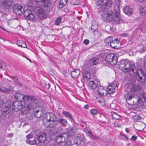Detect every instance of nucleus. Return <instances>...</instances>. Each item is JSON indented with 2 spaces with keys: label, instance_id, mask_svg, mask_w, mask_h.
Wrapping results in <instances>:
<instances>
[{
  "label": "nucleus",
  "instance_id": "9",
  "mask_svg": "<svg viewBox=\"0 0 146 146\" xmlns=\"http://www.w3.org/2000/svg\"><path fill=\"white\" fill-rule=\"evenodd\" d=\"M105 60L108 64L114 65L117 63V58L115 54H111L107 55L106 56Z\"/></svg>",
  "mask_w": 146,
  "mask_h": 146
},
{
  "label": "nucleus",
  "instance_id": "18",
  "mask_svg": "<svg viewBox=\"0 0 146 146\" xmlns=\"http://www.w3.org/2000/svg\"><path fill=\"white\" fill-rule=\"evenodd\" d=\"M137 95L131 92H130L128 93L125 95V97L127 101H132L133 104L134 100H135V99H136Z\"/></svg>",
  "mask_w": 146,
  "mask_h": 146
},
{
  "label": "nucleus",
  "instance_id": "40",
  "mask_svg": "<svg viewBox=\"0 0 146 146\" xmlns=\"http://www.w3.org/2000/svg\"><path fill=\"white\" fill-rule=\"evenodd\" d=\"M62 113L65 116H67L71 118H72L71 114L68 112L64 111L62 112Z\"/></svg>",
  "mask_w": 146,
  "mask_h": 146
},
{
  "label": "nucleus",
  "instance_id": "30",
  "mask_svg": "<svg viewBox=\"0 0 146 146\" xmlns=\"http://www.w3.org/2000/svg\"><path fill=\"white\" fill-rule=\"evenodd\" d=\"M110 113L111 114V115L113 119H116L117 120L119 119L120 117V115H119L117 114V113L113 111L111 112Z\"/></svg>",
  "mask_w": 146,
  "mask_h": 146
},
{
  "label": "nucleus",
  "instance_id": "7",
  "mask_svg": "<svg viewBox=\"0 0 146 146\" xmlns=\"http://www.w3.org/2000/svg\"><path fill=\"white\" fill-rule=\"evenodd\" d=\"M135 76L137 81L141 84L145 82L146 79V73L141 69H138L135 74Z\"/></svg>",
  "mask_w": 146,
  "mask_h": 146
},
{
  "label": "nucleus",
  "instance_id": "25",
  "mask_svg": "<svg viewBox=\"0 0 146 146\" xmlns=\"http://www.w3.org/2000/svg\"><path fill=\"white\" fill-rule=\"evenodd\" d=\"M99 61V59L96 57H93L89 60L88 63L91 65L98 64Z\"/></svg>",
  "mask_w": 146,
  "mask_h": 146
},
{
  "label": "nucleus",
  "instance_id": "2",
  "mask_svg": "<svg viewBox=\"0 0 146 146\" xmlns=\"http://www.w3.org/2000/svg\"><path fill=\"white\" fill-rule=\"evenodd\" d=\"M26 98L27 101L25 102L26 104L21 109V112L23 114L27 113L33 108L38 107L39 105L38 100L35 97L27 96Z\"/></svg>",
  "mask_w": 146,
  "mask_h": 146
},
{
  "label": "nucleus",
  "instance_id": "12",
  "mask_svg": "<svg viewBox=\"0 0 146 146\" xmlns=\"http://www.w3.org/2000/svg\"><path fill=\"white\" fill-rule=\"evenodd\" d=\"M13 12L17 15H20L23 13V7L19 4H15L13 6Z\"/></svg>",
  "mask_w": 146,
  "mask_h": 146
},
{
  "label": "nucleus",
  "instance_id": "50",
  "mask_svg": "<svg viewBox=\"0 0 146 146\" xmlns=\"http://www.w3.org/2000/svg\"><path fill=\"white\" fill-rule=\"evenodd\" d=\"M137 137L134 136H133L131 138V141H135L136 140Z\"/></svg>",
  "mask_w": 146,
  "mask_h": 146
},
{
  "label": "nucleus",
  "instance_id": "38",
  "mask_svg": "<svg viewBox=\"0 0 146 146\" xmlns=\"http://www.w3.org/2000/svg\"><path fill=\"white\" fill-rule=\"evenodd\" d=\"M59 123L62 125H66L67 123L66 120L65 119H61L59 120Z\"/></svg>",
  "mask_w": 146,
  "mask_h": 146
},
{
  "label": "nucleus",
  "instance_id": "53",
  "mask_svg": "<svg viewBox=\"0 0 146 146\" xmlns=\"http://www.w3.org/2000/svg\"><path fill=\"white\" fill-rule=\"evenodd\" d=\"M13 80L14 82H17L18 80V78L16 76L14 77L13 78Z\"/></svg>",
  "mask_w": 146,
  "mask_h": 146
},
{
  "label": "nucleus",
  "instance_id": "24",
  "mask_svg": "<svg viewBox=\"0 0 146 146\" xmlns=\"http://www.w3.org/2000/svg\"><path fill=\"white\" fill-rule=\"evenodd\" d=\"M119 43V40L117 38L115 39L114 40L113 39L112 41L110 43V45L113 48H117V45Z\"/></svg>",
  "mask_w": 146,
  "mask_h": 146
},
{
  "label": "nucleus",
  "instance_id": "23",
  "mask_svg": "<svg viewBox=\"0 0 146 146\" xmlns=\"http://www.w3.org/2000/svg\"><path fill=\"white\" fill-rule=\"evenodd\" d=\"M80 73V70L78 69H76L71 72V75L74 78H77L79 76Z\"/></svg>",
  "mask_w": 146,
  "mask_h": 146
},
{
  "label": "nucleus",
  "instance_id": "63",
  "mask_svg": "<svg viewBox=\"0 0 146 146\" xmlns=\"http://www.w3.org/2000/svg\"><path fill=\"white\" fill-rule=\"evenodd\" d=\"M46 87L47 88H49V85H46Z\"/></svg>",
  "mask_w": 146,
  "mask_h": 146
},
{
  "label": "nucleus",
  "instance_id": "64",
  "mask_svg": "<svg viewBox=\"0 0 146 146\" xmlns=\"http://www.w3.org/2000/svg\"><path fill=\"white\" fill-rule=\"evenodd\" d=\"M2 65L0 63V68H2Z\"/></svg>",
  "mask_w": 146,
  "mask_h": 146
},
{
  "label": "nucleus",
  "instance_id": "33",
  "mask_svg": "<svg viewBox=\"0 0 146 146\" xmlns=\"http://www.w3.org/2000/svg\"><path fill=\"white\" fill-rule=\"evenodd\" d=\"M68 0H60L59 4V7L62 8L67 3Z\"/></svg>",
  "mask_w": 146,
  "mask_h": 146
},
{
  "label": "nucleus",
  "instance_id": "41",
  "mask_svg": "<svg viewBox=\"0 0 146 146\" xmlns=\"http://www.w3.org/2000/svg\"><path fill=\"white\" fill-rule=\"evenodd\" d=\"M61 17H59L56 19L55 24L56 25H58L60 23L61 21Z\"/></svg>",
  "mask_w": 146,
  "mask_h": 146
},
{
  "label": "nucleus",
  "instance_id": "54",
  "mask_svg": "<svg viewBox=\"0 0 146 146\" xmlns=\"http://www.w3.org/2000/svg\"><path fill=\"white\" fill-rule=\"evenodd\" d=\"M8 136L10 137H12L13 136V134L12 133H9L8 134Z\"/></svg>",
  "mask_w": 146,
  "mask_h": 146
},
{
  "label": "nucleus",
  "instance_id": "26",
  "mask_svg": "<svg viewBox=\"0 0 146 146\" xmlns=\"http://www.w3.org/2000/svg\"><path fill=\"white\" fill-rule=\"evenodd\" d=\"M123 10L124 12L128 15H130L133 12V11L131 8L127 6L124 7Z\"/></svg>",
  "mask_w": 146,
  "mask_h": 146
},
{
  "label": "nucleus",
  "instance_id": "60",
  "mask_svg": "<svg viewBox=\"0 0 146 146\" xmlns=\"http://www.w3.org/2000/svg\"><path fill=\"white\" fill-rule=\"evenodd\" d=\"M18 84L20 86H22V84L21 83H20L19 82H18Z\"/></svg>",
  "mask_w": 146,
  "mask_h": 146
},
{
  "label": "nucleus",
  "instance_id": "58",
  "mask_svg": "<svg viewBox=\"0 0 146 146\" xmlns=\"http://www.w3.org/2000/svg\"><path fill=\"white\" fill-rule=\"evenodd\" d=\"M84 108H85L88 109V105H86L84 106Z\"/></svg>",
  "mask_w": 146,
  "mask_h": 146
},
{
  "label": "nucleus",
  "instance_id": "29",
  "mask_svg": "<svg viewBox=\"0 0 146 146\" xmlns=\"http://www.w3.org/2000/svg\"><path fill=\"white\" fill-rule=\"evenodd\" d=\"M92 25L91 26V29L94 31H96L98 28V23L95 21H93L92 22Z\"/></svg>",
  "mask_w": 146,
  "mask_h": 146
},
{
  "label": "nucleus",
  "instance_id": "22",
  "mask_svg": "<svg viewBox=\"0 0 146 146\" xmlns=\"http://www.w3.org/2000/svg\"><path fill=\"white\" fill-rule=\"evenodd\" d=\"M36 139L39 142H43L46 139V135L45 133H39L36 137Z\"/></svg>",
  "mask_w": 146,
  "mask_h": 146
},
{
  "label": "nucleus",
  "instance_id": "5",
  "mask_svg": "<svg viewBox=\"0 0 146 146\" xmlns=\"http://www.w3.org/2000/svg\"><path fill=\"white\" fill-rule=\"evenodd\" d=\"M46 9L47 7L46 8L44 7L43 9L37 6H35L33 8L34 12L40 19L46 18L47 17L48 12Z\"/></svg>",
  "mask_w": 146,
  "mask_h": 146
},
{
  "label": "nucleus",
  "instance_id": "21",
  "mask_svg": "<svg viewBox=\"0 0 146 146\" xmlns=\"http://www.w3.org/2000/svg\"><path fill=\"white\" fill-rule=\"evenodd\" d=\"M1 2V5L6 8H8L11 7L12 3L11 0H2Z\"/></svg>",
  "mask_w": 146,
  "mask_h": 146
},
{
  "label": "nucleus",
  "instance_id": "8",
  "mask_svg": "<svg viewBox=\"0 0 146 146\" xmlns=\"http://www.w3.org/2000/svg\"><path fill=\"white\" fill-rule=\"evenodd\" d=\"M136 97V99L134 100L133 104L137 105L139 106H144V104L146 98V94L141 93L139 96L137 95Z\"/></svg>",
  "mask_w": 146,
  "mask_h": 146
},
{
  "label": "nucleus",
  "instance_id": "20",
  "mask_svg": "<svg viewBox=\"0 0 146 146\" xmlns=\"http://www.w3.org/2000/svg\"><path fill=\"white\" fill-rule=\"evenodd\" d=\"M35 1L38 5L46 8L47 7L49 3L48 0H35Z\"/></svg>",
  "mask_w": 146,
  "mask_h": 146
},
{
  "label": "nucleus",
  "instance_id": "35",
  "mask_svg": "<svg viewBox=\"0 0 146 146\" xmlns=\"http://www.w3.org/2000/svg\"><path fill=\"white\" fill-rule=\"evenodd\" d=\"M27 143L31 145H34L36 144L37 141L35 139H34L33 140H31L29 139H27L26 141Z\"/></svg>",
  "mask_w": 146,
  "mask_h": 146
},
{
  "label": "nucleus",
  "instance_id": "15",
  "mask_svg": "<svg viewBox=\"0 0 146 146\" xmlns=\"http://www.w3.org/2000/svg\"><path fill=\"white\" fill-rule=\"evenodd\" d=\"M22 102L18 101L14 102L12 104V108L13 110L17 111L21 109L23 106Z\"/></svg>",
  "mask_w": 146,
  "mask_h": 146
},
{
  "label": "nucleus",
  "instance_id": "6",
  "mask_svg": "<svg viewBox=\"0 0 146 146\" xmlns=\"http://www.w3.org/2000/svg\"><path fill=\"white\" fill-rule=\"evenodd\" d=\"M43 122L45 125L48 126L50 122L57 121L58 119L56 115L53 113L48 112L44 115Z\"/></svg>",
  "mask_w": 146,
  "mask_h": 146
},
{
  "label": "nucleus",
  "instance_id": "55",
  "mask_svg": "<svg viewBox=\"0 0 146 146\" xmlns=\"http://www.w3.org/2000/svg\"><path fill=\"white\" fill-rule=\"evenodd\" d=\"M3 101L2 100L0 99V107L3 104Z\"/></svg>",
  "mask_w": 146,
  "mask_h": 146
},
{
  "label": "nucleus",
  "instance_id": "28",
  "mask_svg": "<svg viewBox=\"0 0 146 146\" xmlns=\"http://www.w3.org/2000/svg\"><path fill=\"white\" fill-rule=\"evenodd\" d=\"M13 89L11 86H10L8 88L5 87H2L0 88V90L4 93L8 92L10 91H11Z\"/></svg>",
  "mask_w": 146,
  "mask_h": 146
},
{
  "label": "nucleus",
  "instance_id": "51",
  "mask_svg": "<svg viewBox=\"0 0 146 146\" xmlns=\"http://www.w3.org/2000/svg\"><path fill=\"white\" fill-rule=\"evenodd\" d=\"M128 35V34L126 33H123L121 35V36L126 37Z\"/></svg>",
  "mask_w": 146,
  "mask_h": 146
},
{
  "label": "nucleus",
  "instance_id": "43",
  "mask_svg": "<svg viewBox=\"0 0 146 146\" xmlns=\"http://www.w3.org/2000/svg\"><path fill=\"white\" fill-rule=\"evenodd\" d=\"M8 113V112L7 111V109H6L5 110L3 111H2V114L4 116H5Z\"/></svg>",
  "mask_w": 146,
  "mask_h": 146
},
{
  "label": "nucleus",
  "instance_id": "4",
  "mask_svg": "<svg viewBox=\"0 0 146 146\" xmlns=\"http://www.w3.org/2000/svg\"><path fill=\"white\" fill-rule=\"evenodd\" d=\"M119 69L124 72H129L130 74H134L135 67L132 63H129L126 60L121 61L119 64Z\"/></svg>",
  "mask_w": 146,
  "mask_h": 146
},
{
  "label": "nucleus",
  "instance_id": "48",
  "mask_svg": "<svg viewBox=\"0 0 146 146\" xmlns=\"http://www.w3.org/2000/svg\"><path fill=\"white\" fill-rule=\"evenodd\" d=\"M33 135L32 134H29L26 136V137L27 139H30L33 138Z\"/></svg>",
  "mask_w": 146,
  "mask_h": 146
},
{
  "label": "nucleus",
  "instance_id": "10",
  "mask_svg": "<svg viewBox=\"0 0 146 146\" xmlns=\"http://www.w3.org/2000/svg\"><path fill=\"white\" fill-rule=\"evenodd\" d=\"M108 92L110 94L115 92L118 89V83L115 82L111 83L106 88Z\"/></svg>",
  "mask_w": 146,
  "mask_h": 146
},
{
  "label": "nucleus",
  "instance_id": "62",
  "mask_svg": "<svg viewBox=\"0 0 146 146\" xmlns=\"http://www.w3.org/2000/svg\"><path fill=\"white\" fill-rule=\"evenodd\" d=\"M117 2L118 3V4L119 5L120 4V1H119V0H118V1H117Z\"/></svg>",
  "mask_w": 146,
  "mask_h": 146
},
{
  "label": "nucleus",
  "instance_id": "56",
  "mask_svg": "<svg viewBox=\"0 0 146 146\" xmlns=\"http://www.w3.org/2000/svg\"><path fill=\"white\" fill-rule=\"evenodd\" d=\"M125 130L127 133H129V130L128 128H125Z\"/></svg>",
  "mask_w": 146,
  "mask_h": 146
},
{
  "label": "nucleus",
  "instance_id": "61",
  "mask_svg": "<svg viewBox=\"0 0 146 146\" xmlns=\"http://www.w3.org/2000/svg\"><path fill=\"white\" fill-rule=\"evenodd\" d=\"M10 105H9L8 106H7V109L8 110L10 108Z\"/></svg>",
  "mask_w": 146,
  "mask_h": 146
},
{
  "label": "nucleus",
  "instance_id": "16",
  "mask_svg": "<svg viewBox=\"0 0 146 146\" xmlns=\"http://www.w3.org/2000/svg\"><path fill=\"white\" fill-rule=\"evenodd\" d=\"M130 92L135 94H138L141 91V88L137 84L131 85L130 88Z\"/></svg>",
  "mask_w": 146,
  "mask_h": 146
},
{
  "label": "nucleus",
  "instance_id": "37",
  "mask_svg": "<svg viewBox=\"0 0 146 146\" xmlns=\"http://www.w3.org/2000/svg\"><path fill=\"white\" fill-rule=\"evenodd\" d=\"M113 38L111 37H108L105 40V42L107 44H110V43L112 41Z\"/></svg>",
  "mask_w": 146,
  "mask_h": 146
},
{
  "label": "nucleus",
  "instance_id": "1",
  "mask_svg": "<svg viewBox=\"0 0 146 146\" xmlns=\"http://www.w3.org/2000/svg\"><path fill=\"white\" fill-rule=\"evenodd\" d=\"M113 3L111 0H98L97 3V8L99 12H102V16L104 20L113 21L115 24H118L120 21L119 13L115 10L110 11L107 9L112 6Z\"/></svg>",
  "mask_w": 146,
  "mask_h": 146
},
{
  "label": "nucleus",
  "instance_id": "46",
  "mask_svg": "<svg viewBox=\"0 0 146 146\" xmlns=\"http://www.w3.org/2000/svg\"><path fill=\"white\" fill-rule=\"evenodd\" d=\"M99 102L100 103L102 106H104L105 105V101L103 100H99Z\"/></svg>",
  "mask_w": 146,
  "mask_h": 146
},
{
  "label": "nucleus",
  "instance_id": "49",
  "mask_svg": "<svg viewBox=\"0 0 146 146\" xmlns=\"http://www.w3.org/2000/svg\"><path fill=\"white\" fill-rule=\"evenodd\" d=\"M89 43V41L88 40H85L84 41V43L86 45H88Z\"/></svg>",
  "mask_w": 146,
  "mask_h": 146
},
{
  "label": "nucleus",
  "instance_id": "32",
  "mask_svg": "<svg viewBox=\"0 0 146 146\" xmlns=\"http://www.w3.org/2000/svg\"><path fill=\"white\" fill-rule=\"evenodd\" d=\"M84 131L88 136L89 137L92 136V133L90 129L88 127H86Z\"/></svg>",
  "mask_w": 146,
  "mask_h": 146
},
{
  "label": "nucleus",
  "instance_id": "17",
  "mask_svg": "<svg viewBox=\"0 0 146 146\" xmlns=\"http://www.w3.org/2000/svg\"><path fill=\"white\" fill-rule=\"evenodd\" d=\"M107 93L106 88L102 86H99L97 90V94L100 96H106Z\"/></svg>",
  "mask_w": 146,
  "mask_h": 146
},
{
  "label": "nucleus",
  "instance_id": "47",
  "mask_svg": "<svg viewBox=\"0 0 146 146\" xmlns=\"http://www.w3.org/2000/svg\"><path fill=\"white\" fill-rule=\"evenodd\" d=\"M22 41L21 40H19L17 41V44L19 46H21V45L22 43Z\"/></svg>",
  "mask_w": 146,
  "mask_h": 146
},
{
  "label": "nucleus",
  "instance_id": "3",
  "mask_svg": "<svg viewBox=\"0 0 146 146\" xmlns=\"http://www.w3.org/2000/svg\"><path fill=\"white\" fill-rule=\"evenodd\" d=\"M72 131V129H71L67 132L61 133L56 137V142L57 143H60L61 146H72V143L71 141H68L65 143L64 142L73 135V134L71 133Z\"/></svg>",
  "mask_w": 146,
  "mask_h": 146
},
{
  "label": "nucleus",
  "instance_id": "59",
  "mask_svg": "<svg viewBox=\"0 0 146 146\" xmlns=\"http://www.w3.org/2000/svg\"><path fill=\"white\" fill-rule=\"evenodd\" d=\"M142 50H146V46H145L144 47H143V48Z\"/></svg>",
  "mask_w": 146,
  "mask_h": 146
},
{
  "label": "nucleus",
  "instance_id": "42",
  "mask_svg": "<svg viewBox=\"0 0 146 146\" xmlns=\"http://www.w3.org/2000/svg\"><path fill=\"white\" fill-rule=\"evenodd\" d=\"M90 112L93 115H96L98 111L96 109H93L90 110Z\"/></svg>",
  "mask_w": 146,
  "mask_h": 146
},
{
  "label": "nucleus",
  "instance_id": "11",
  "mask_svg": "<svg viewBox=\"0 0 146 146\" xmlns=\"http://www.w3.org/2000/svg\"><path fill=\"white\" fill-rule=\"evenodd\" d=\"M24 17L30 21L33 20L35 18V16L32 13V11L30 9L26 10L24 12Z\"/></svg>",
  "mask_w": 146,
  "mask_h": 146
},
{
  "label": "nucleus",
  "instance_id": "34",
  "mask_svg": "<svg viewBox=\"0 0 146 146\" xmlns=\"http://www.w3.org/2000/svg\"><path fill=\"white\" fill-rule=\"evenodd\" d=\"M139 11L141 15H144L146 12V7H140Z\"/></svg>",
  "mask_w": 146,
  "mask_h": 146
},
{
  "label": "nucleus",
  "instance_id": "57",
  "mask_svg": "<svg viewBox=\"0 0 146 146\" xmlns=\"http://www.w3.org/2000/svg\"><path fill=\"white\" fill-rule=\"evenodd\" d=\"M121 136L122 137H124L126 139H128V138L127 137H126L124 135H121Z\"/></svg>",
  "mask_w": 146,
  "mask_h": 146
},
{
  "label": "nucleus",
  "instance_id": "36",
  "mask_svg": "<svg viewBox=\"0 0 146 146\" xmlns=\"http://www.w3.org/2000/svg\"><path fill=\"white\" fill-rule=\"evenodd\" d=\"M27 5L25 6V7L31 8L32 5V0H27Z\"/></svg>",
  "mask_w": 146,
  "mask_h": 146
},
{
  "label": "nucleus",
  "instance_id": "52",
  "mask_svg": "<svg viewBox=\"0 0 146 146\" xmlns=\"http://www.w3.org/2000/svg\"><path fill=\"white\" fill-rule=\"evenodd\" d=\"M114 126L115 127H120L121 126V125L119 124H116V123H114Z\"/></svg>",
  "mask_w": 146,
  "mask_h": 146
},
{
  "label": "nucleus",
  "instance_id": "13",
  "mask_svg": "<svg viewBox=\"0 0 146 146\" xmlns=\"http://www.w3.org/2000/svg\"><path fill=\"white\" fill-rule=\"evenodd\" d=\"M82 73L83 74V78L85 81H87L90 78L91 74L90 73L89 67L84 68Z\"/></svg>",
  "mask_w": 146,
  "mask_h": 146
},
{
  "label": "nucleus",
  "instance_id": "44",
  "mask_svg": "<svg viewBox=\"0 0 146 146\" xmlns=\"http://www.w3.org/2000/svg\"><path fill=\"white\" fill-rule=\"evenodd\" d=\"M90 137L96 139H98L99 138V137L94 135H93V134H92V136H91Z\"/></svg>",
  "mask_w": 146,
  "mask_h": 146
},
{
  "label": "nucleus",
  "instance_id": "39",
  "mask_svg": "<svg viewBox=\"0 0 146 146\" xmlns=\"http://www.w3.org/2000/svg\"><path fill=\"white\" fill-rule=\"evenodd\" d=\"M139 28L143 32L145 33L146 31V25L142 24L139 26Z\"/></svg>",
  "mask_w": 146,
  "mask_h": 146
},
{
  "label": "nucleus",
  "instance_id": "45",
  "mask_svg": "<svg viewBox=\"0 0 146 146\" xmlns=\"http://www.w3.org/2000/svg\"><path fill=\"white\" fill-rule=\"evenodd\" d=\"M21 47L23 48H26L27 46L26 44V43L24 41H22V42L21 44Z\"/></svg>",
  "mask_w": 146,
  "mask_h": 146
},
{
  "label": "nucleus",
  "instance_id": "19",
  "mask_svg": "<svg viewBox=\"0 0 146 146\" xmlns=\"http://www.w3.org/2000/svg\"><path fill=\"white\" fill-rule=\"evenodd\" d=\"M99 84L100 82L97 79L90 81L88 84L89 87L93 89L96 88Z\"/></svg>",
  "mask_w": 146,
  "mask_h": 146
},
{
  "label": "nucleus",
  "instance_id": "31",
  "mask_svg": "<svg viewBox=\"0 0 146 146\" xmlns=\"http://www.w3.org/2000/svg\"><path fill=\"white\" fill-rule=\"evenodd\" d=\"M73 138L74 142L75 144L80 143V141L82 140V139L78 137H74Z\"/></svg>",
  "mask_w": 146,
  "mask_h": 146
},
{
  "label": "nucleus",
  "instance_id": "27",
  "mask_svg": "<svg viewBox=\"0 0 146 146\" xmlns=\"http://www.w3.org/2000/svg\"><path fill=\"white\" fill-rule=\"evenodd\" d=\"M42 115V110L41 107H39V109L35 111L34 116L36 117H40Z\"/></svg>",
  "mask_w": 146,
  "mask_h": 146
},
{
  "label": "nucleus",
  "instance_id": "14",
  "mask_svg": "<svg viewBox=\"0 0 146 146\" xmlns=\"http://www.w3.org/2000/svg\"><path fill=\"white\" fill-rule=\"evenodd\" d=\"M27 96L30 97L28 95H25L20 93H17L15 94V98L16 99L18 100V101L22 102H23L21 101L22 100H23L24 102L27 101V99L26 98Z\"/></svg>",
  "mask_w": 146,
  "mask_h": 146
}]
</instances>
